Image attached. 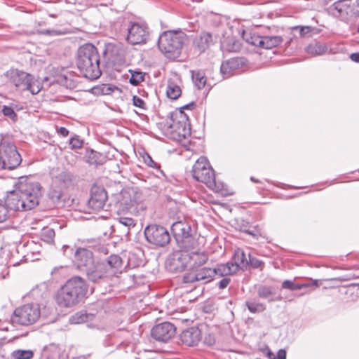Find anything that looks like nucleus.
<instances>
[{"label": "nucleus", "instance_id": "1", "mask_svg": "<svg viewBox=\"0 0 359 359\" xmlns=\"http://www.w3.org/2000/svg\"><path fill=\"white\" fill-rule=\"evenodd\" d=\"M87 291L85 280L79 276H74L57 290L55 302L60 307L71 308L82 301Z\"/></svg>", "mask_w": 359, "mask_h": 359}, {"label": "nucleus", "instance_id": "2", "mask_svg": "<svg viewBox=\"0 0 359 359\" xmlns=\"http://www.w3.org/2000/svg\"><path fill=\"white\" fill-rule=\"evenodd\" d=\"M76 66L80 73L90 80H95L101 76L100 56L94 45L86 43L79 47L77 51Z\"/></svg>", "mask_w": 359, "mask_h": 359}, {"label": "nucleus", "instance_id": "3", "mask_svg": "<svg viewBox=\"0 0 359 359\" xmlns=\"http://www.w3.org/2000/svg\"><path fill=\"white\" fill-rule=\"evenodd\" d=\"M16 188L23 201L22 203L23 211L32 210L39 205V197L41 196V187L38 182L27 177H22Z\"/></svg>", "mask_w": 359, "mask_h": 359}, {"label": "nucleus", "instance_id": "4", "mask_svg": "<svg viewBox=\"0 0 359 359\" xmlns=\"http://www.w3.org/2000/svg\"><path fill=\"white\" fill-rule=\"evenodd\" d=\"M185 40L186 35L182 32H165L159 36L158 46L166 57L175 59L180 55Z\"/></svg>", "mask_w": 359, "mask_h": 359}, {"label": "nucleus", "instance_id": "5", "mask_svg": "<svg viewBox=\"0 0 359 359\" xmlns=\"http://www.w3.org/2000/svg\"><path fill=\"white\" fill-rule=\"evenodd\" d=\"M330 13L346 23H353L359 18V0H339L329 8Z\"/></svg>", "mask_w": 359, "mask_h": 359}, {"label": "nucleus", "instance_id": "6", "mask_svg": "<svg viewBox=\"0 0 359 359\" xmlns=\"http://www.w3.org/2000/svg\"><path fill=\"white\" fill-rule=\"evenodd\" d=\"M192 175L197 181L203 182L215 191L219 190V186L215 181V175L205 157H200L194 163L192 169Z\"/></svg>", "mask_w": 359, "mask_h": 359}, {"label": "nucleus", "instance_id": "7", "mask_svg": "<svg viewBox=\"0 0 359 359\" xmlns=\"http://www.w3.org/2000/svg\"><path fill=\"white\" fill-rule=\"evenodd\" d=\"M22 162L21 155L16 146L7 138L0 141V168L13 170Z\"/></svg>", "mask_w": 359, "mask_h": 359}, {"label": "nucleus", "instance_id": "8", "mask_svg": "<svg viewBox=\"0 0 359 359\" xmlns=\"http://www.w3.org/2000/svg\"><path fill=\"white\" fill-rule=\"evenodd\" d=\"M9 82L20 90H29L32 94L40 91L39 84L32 75L17 69H11L5 74Z\"/></svg>", "mask_w": 359, "mask_h": 359}, {"label": "nucleus", "instance_id": "9", "mask_svg": "<svg viewBox=\"0 0 359 359\" xmlns=\"http://www.w3.org/2000/svg\"><path fill=\"white\" fill-rule=\"evenodd\" d=\"M41 316L40 306L36 304H27L16 308L11 316L13 325L29 326L34 324Z\"/></svg>", "mask_w": 359, "mask_h": 359}, {"label": "nucleus", "instance_id": "10", "mask_svg": "<svg viewBox=\"0 0 359 359\" xmlns=\"http://www.w3.org/2000/svg\"><path fill=\"white\" fill-rule=\"evenodd\" d=\"M166 125L173 134L174 139L182 141L191 135L188 117L182 110L172 114L170 120L167 121Z\"/></svg>", "mask_w": 359, "mask_h": 359}, {"label": "nucleus", "instance_id": "11", "mask_svg": "<svg viewBox=\"0 0 359 359\" xmlns=\"http://www.w3.org/2000/svg\"><path fill=\"white\" fill-rule=\"evenodd\" d=\"M147 241L156 247H165L170 241L168 229L156 224L147 225L144 231Z\"/></svg>", "mask_w": 359, "mask_h": 359}, {"label": "nucleus", "instance_id": "12", "mask_svg": "<svg viewBox=\"0 0 359 359\" xmlns=\"http://www.w3.org/2000/svg\"><path fill=\"white\" fill-rule=\"evenodd\" d=\"M69 250L74 255L73 261L78 269L86 272L95 262L92 251L85 248H78L75 250L68 246H64V253L67 254Z\"/></svg>", "mask_w": 359, "mask_h": 359}, {"label": "nucleus", "instance_id": "13", "mask_svg": "<svg viewBox=\"0 0 359 359\" xmlns=\"http://www.w3.org/2000/svg\"><path fill=\"white\" fill-rule=\"evenodd\" d=\"M214 277L212 268L201 266L186 273L182 278L184 283H194L199 281L210 282Z\"/></svg>", "mask_w": 359, "mask_h": 359}, {"label": "nucleus", "instance_id": "14", "mask_svg": "<svg viewBox=\"0 0 359 359\" xmlns=\"http://www.w3.org/2000/svg\"><path fill=\"white\" fill-rule=\"evenodd\" d=\"M106 190L101 187L93 186L90 191V197L88 201L89 208L94 211L107 210L106 202L107 201Z\"/></svg>", "mask_w": 359, "mask_h": 359}, {"label": "nucleus", "instance_id": "15", "mask_svg": "<svg viewBox=\"0 0 359 359\" xmlns=\"http://www.w3.org/2000/svg\"><path fill=\"white\" fill-rule=\"evenodd\" d=\"M171 231L179 245L182 243H184V245L196 243L194 239L191 236V229L188 224L181 221L176 222L172 224Z\"/></svg>", "mask_w": 359, "mask_h": 359}, {"label": "nucleus", "instance_id": "16", "mask_svg": "<svg viewBox=\"0 0 359 359\" xmlns=\"http://www.w3.org/2000/svg\"><path fill=\"white\" fill-rule=\"evenodd\" d=\"M179 247L180 250L173 252L170 259L171 269L175 271H182L189 266L187 245L182 243Z\"/></svg>", "mask_w": 359, "mask_h": 359}, {"label": "nucleus", "instance_id": "17", "mask_svg": "<svg viewBox=\"0 0 359 359\" xmlns=\"http://www.w3.org/2000/svg\"><path fill=\"white\" fill-rule=\"evenodd\" d=\"M175 327L169 322H163L155 325L151 330V337L156 341L166 342L175 334Z\"/></svg>", "mask_w": 359, "mask_h": 359}, {"label": "nucleus", "instance_id": "18", "mask_svg": "<svg viewBox=\"0 0 359 359\" xmlns=\"http://www.w3.org/2000/svg\"><path fill=\"white\" fill-rule=\"evenodd\" d=\"M195 243L187 245L189 271L203 266L208 260V255L194 246Z\"/></svg>", "mask_w": 359, "mask_h": 359}, {"label": "nucleus", "instance_id": "19", "mask_svg": "<svg viewBox=\"0 0 359 359\" xmlns=\"http://www.w3.org/2000/svg\"><path fill=\"white\" fill-rule=\"evenodd\" d=\"M148 28L147 26L138 23H133L128 28L126 39L131 44L144 43L148 36Z\"/></svg>", "mask_w": 359, "mask_h": 359}, {"label": "nucleus", "instance_id": "20", "mask_svg": "<svg viewBox=\"0 0 359 359\" xmlns=\"http://www.w3.org/2000/svg\"><path fill=\"white\" fill-rule=\"evenodd\" d=\"M85 273L88 279L93 283L110 278L108 274L105 273L104 265L101 262H95Z\"/></svg>", "mask_w": 359, "mask_h": 359}, {"label": "nucleus", "instance_id": "21", "mask_svg": "<svg viewBox=\"0 0 359 359\" xmlns=\"http://www.w3.org/2000/svg\"><path fill=\"white\" fill-rule=\"evenodd\" d=\"M201 330L198 327H192L182 332L180 339L185 345L194 346L201 341Z\"/></svg>", "mask_w": 359, "mask_h": 359}, {"label": "nucleus", "instance_id": "22", "mask_svg": "<svg viewBox=\"0 0 359 359\" xmlns=\"http://www.w3.org/2000/svg\"><path fill=\"white\" fill-rule=\"evenodd\" d=\"M118 212H131L135 209V200L133 199L128 191H123L118 198L116 203Z\"/></svg>", "mask_w": 359, "mask_h": 359}, {"label": "nucleus", "instance_id": "23", "mask_svg": "<svg viewBox=\"0 0 359 359\" xmlns=\"http://www.w3.org/2000/svg\"><path fill=\"white\" fill-rule=\"evenodd\" d=\"M101 262L104 265L105 273L109 278L115 276L122 265V259L117 255H111Z\"/></svg>", "mask_w": 359, "mask_h": 359}, {"label": "nucleus", "instance_id": "24", "mask_svg": "<svg viewBox=\"0 0 359 359\" xmlns=\"http://www.w3.org/2000/svg\"><path fill=\"white\" fill-rule=\"evenodd\" d=\"M22 201L17 188H15V189L10 191L7 194L4 200V203L9 208L10 210L14 213L15 211H23L22 207Z\"/></svg>", "mask_w": 359, "mask_h": 359}, {"label": "nucleus", "instance_id": "25", "mask_svg": "<svg viewBox=\"0 0 359 359\" xmlns=\"http://www.w3.org/2000/svg\"><path fill=\"white\" fill-rule=\"evenodd\" d=\"M211 42L212 35L210 33L203 32L194 38L193 46L196 51L201 54L208 48Z\"/></svg>", "mask_w": 359, "mask_h": 359}, {"label": "nucleus", "instance_id": "26", "mask_svg": "<svg viewBox=\"0 0 359 359\" xmlns=\"http://www.w3.org/2000/svg\"><path fill=\"white\" fill-rule=\"evenodd\" d=\"M249 257H247L245 252L243 250L238 248L235 250L233 261L231 262L233 265L237 266V271L240 269H246L249 266Z\"/></svg>", "mask_w": 359, "mask_h": 359}, {"label": "nucleus", "instance_id": "27", "mask_svg": "<svg viewBox=\"0 0 359 359\" xmlns=\"http://www.w3.org/2000/svg\"><path fill=\"white\" fill-rule=\"evenodd\" d=\"M214 276H227L233 275L237 272V266L229 262L226 264H219L216 268L213 269Z\"/></svg>", "mask_w": 359, "mask_h": 359}, {"label": "nucleus", "instance_id": "28", "mask_svg": "<svg viewBox=\"0 0 359 359\" xmlns=\"http://www.w3.org/2000/svg\"><path fill=\"white\" fill-rule=\"evenodd\" d=\"M86 162L91 165H102L107 159L105 154L97 152L94 150L88 151L86 156Z\"/></svg>", "mask_w": 359, "mask_h": 359}, {"label": "nucleus", "instance_id": "29", "mask_svg": "<svg viewBox=\"0 0 359 359\" xmlns=\"http://www.w3.org/2000/svg\"><path fill=\"white\" fill-rule=\"evenodd\" d=\"M241 36L243 39L245 40L248 43L261 48L262 41V36H259L256 33H252L249 30H243L242 32Z\"/></svg>", "mask_w": 359, "mask_h": 359}, {"label": "nucleus", "instance_id": "30", "mask_svg": "<svg viewBox=\"0 0 359 359\" xmlns=\"http://www.w3.org/2000/svg\"><path fill=\"white\" fill-rule=\"evenodd\" d=\"M283 42V38L280 36H264L261 48L265 49H271L278 46Z\"/></svg>", "mask_w": 359, "mask_h": 359}, {"label": "nucleus", "instance_id": "31", "mask_svg": "<svg viewBox=\"0 0 359 359\" xmlns=\"http://www.w3.org/2000/svg\"><path fill=\"white\" fill-rule=\"evenodd\" d=\"M241 59L231 58L223 62L220 67L221 73L223 75L229 74L232 71L236 69L240 65Z\"/></svg>", "mask_w": 359, "mask_h": 359}, {"label": "nucleus", "instance_id": "32", "mask_svg": "<svg viewBox=\"0 0 359 359\" xmlns=\"http://www.w3.org/2000/svg\"><path fill=\"white\" fill-rule=\"evenodd\" d=\"M73 180V175L68 171H62L55 177V182L58 183L61 187L70 186Z\"/></svg>", "mask_w": 359, "mask_h": 359}, {"label": "nucleus", "instance_id": "33", "mask_svg": "<svg viewBox=\"0 0 359 359\" xmlns=\"http://www.w3.org/2000/svg\"><path fill=\"white\" fill-rule=\"evenodd\" d=\"M58 82L69 89H74L77 86V81L71 73L62 74L58 77Z\"/></svg>", "mask_w": 359, "mask_h": 359}, {"label": "nucleus", "instance_id": "34", "mask_svg": "<svg viewBox=\"0 0 359 359\" xmlns=\"http://www.w3.org/2000/svg\"><path fill=\"white\" fill-rule=\"evenodd\" d=\"M182 90L180 87L169 80L166 89L167 96L172 100H176L180 96Z\"/></svg>", "mask_w": 359, "mask_h": 359}, {"label": "nucleus", "instance_id": "35", "mask_svg": "<svg viewBox=\"0 0 359 359\" xmlns=\"http://www.w3.org/2000/svg\"><path fill=\"white\" fill-rule=\"evenodd\" d=\"M306 50L309 54L319 55L327 51V47L320 43L315 42L309 44Z\"/></svg>", "mask_w": 359, "mask_h": 359}, {"label": "nucleus", "instance_id": "36", "mask_svg": "<svg viewBox=\"0 0 359 359\" xmlns=\"http://www.w3.org/2000/svg\"><path fill=\"white\" fill-rule=\"evenodd\" d=\"M192 80L195 86L198 89H202L206 84V78L205 74L201 71H192L191 72Z\"/></svg>", "mask_w": 359, "mask_h": 359}, {"label": "nucleus", "instance_id": "37", "mask_svg": "<svg viewBox=\"0 0 359 359\" xmlns=\"http://www.w3.org/2000/svg\"><path fill=\"white\" fill-rule=\"evenodd\" d=\"M40 238L45 243H52L55 238L54 229L49 227L43 228L40 233Z\"/></svg>", "mask_w": 359, "mask_h": 359}, {"label": "nucleus", "instance_id": "38", "mask_svg": "<svg viewBox=\"0 0 359 359\" xmlns=\"http://www.w3.org/2000/svg\"><path fill=\"white\" fill-rule=\"evenodd\" d=\"M11 356L14 359H32L34 352L32 350L18 349L12 352Z\"/></svg>", "mask_w": 359, "mask_h": 359}, {"label": "nucleus", "instance_id": "39", "mask_svg": "<svg viewBox=\"0 0 359 359\" xmlns=\"http://www.w3.org/2000/svg\"><path fill=\"white\" fill-rule=\"evenodd\" d=\"M245 305L252 313H261L266 309V306L264 304L255 301H247Z\"/></svg>", "mask_w": 359, "mask_h": 359}, {"label": "nucleus", "instance_id": "40", "mask_svg": "<svg viewBox=\"0 0 359 359\" xmlns=\"http://www.w3.org/2000/svg\"><path fill=\"white\" fill-rule=\"evenodd\" d=\"M48 197L55 205H63V201L62 199V194L60 191L51 190L48 194Z\"/></svg>", "mask_w": 359, "mask_h": 359}, {"label": "nucleus", "instance_id": "41", "mask_svg": "<svg viewBox=\"0 0 359 359\" xmlns=\"http://www.w3.org/2000/svg\"><path fill=\"white\" fill-rule=\"evenodd\" d=\"M13 215V213L4 203H0V223L9 219Z\"/></svg>", "mask_w": 359, "mask_h": 359}, {"label": "nucleus", "instance_id": "42", "mask_svg": "<svg viewBox=\"0 0 359 359\" xmlns=\"http://www.w3.org/2000/svg\"><path fill=\"white\" fill-rule=\"evenodd\" d=\"M131 76L129 79L130 84L137 86L144 81V74L141 72H131Z\"/></svg>", "mask_w": 359, "mask_h": 359}, {"label": "nucleus", "instance_id": "43", "mask_svg": "<svg viewBox=\"0 0 359 359\" xmlns=\"http://www.w3.org/2000/svg\"><path fill=\"white\" fill-rule=\"evenodd\" d=\"M272 294V290L269 287L261 286L258 289V295L260 298L269 299Z\"/></svg>", "mask_w": 359, "mask_h": 359}, {"label": "nucleus", "instance_id": "44", "mask_svg": "<svg viewBox=\"0 0 359 359\" xmlns=\"http://www.w3.org/2000/svg\"><path fill=\"white\" fill-rule=\"evenodd\" d=\"M69 143L72 149H76L82 147L83 141L78 135H74L69 140Z\"/></svg>", "mask_w": 359, "mask_h": 359}, {"label": "nucleus", "instance_id": "45", "mask_svg": "<svg viewBox=\"0 0 359 359\" xmlns=\"http://www.w3.org/2000/svg\"><path fill=\"white\" fill-rule=\"evenodd\" d=\"M118 220L120 224L128 227L129 229L134 227L136 225L135 220L129 217L120 216L118 218Z\"/></svg>", "mask_w": 359, "mask_h": 359}, {"label": "nucleus", "instance_id": "46", "mask_svg": "<svg viewBox=\"0 0 359 359\" xmlns=\"http://www.w3.org/2000/svg\"><path fill=\"white\" fill-rule=\"evenodd\" d=\"M282 287L292 291L302 289V286L298 285V284H295L293 281L290 280H284L282 283Z\"/></svg>", "mask_w": 359, "mask_h": 359}, {"label": "nucleus", "instance_id": "47", "mask_svg": "<svg viewBox=\"0 0 359 359\" xmlns=\"http://www.w3.org/2000/svg\"><path fill=\"white\" fill-rule=\"evenodd\" d=\"M243 232L252 236L254 238H258L259 236L264 237L260 229L257 226H253L248 229H244Z\"/></svg>", "mask_w": 359, "mask_h": 359}, {"label": "nucleus", "instance_id": "48", "mask_svg": "<svg viewBox=\"0 0 359 359\" xmlns=\"http://www.w3.org/2000/svg\"><path fill=\"white\" fill-rule=\"evenodd\" d=\"M248 257H249V260H248L249 265H250L252 268L262 269L264 267V263L262 260H260L256 257H252L250 254L248 255Z\"/></svg>", "mask_w": 359, "mask_h": 359}, {"label": "nucleus", "instance_id": "49", "mask_svg": "<svg viewBox=\"0 0 359 359\" xmlns=\"http://www.w3.org/2000/svg\"><path fill=\"white\" fill-rule=\"evenodd\" d=\"M72 318L74 323H81L88 320V314L83 312L76 313Z\"/></svg>", "mask_w": 359, "mask_h": 359}, {"label": "nucleus", "instance_id": "50", "mask_svg": "<svg viewBox=\"0 0 359 359\" xmlns=\"http://www.w3.org/2000/svg\"><path fill=\"white\" fill-rule=\"evenodd\" d=\"M144 162L149 167L153 168H159V165L152 159L151 156L146 154L143 156Z\"/></svg>", "mask_w": 359, "mask_h": 359}, {"label": "nucleus", "instance_id": "51", "mask_svg": "<svg viewBox=\"0 0 359 359\" xmlns=\"http://www.w3.org/2000/svg\"><path fill=\"white\" fill-rule=\"evenodd\" d=\"M2 112L4 116H8L11 118H13L16 116V114L11 107L4 105L2 109Z\"/></svg>", "mask_w": 359, "mask_h": 359}, {"label": "nucleus", "instance_id": "52", "mask_svg": "<svg viewBox=\"0 0 359 359\" xmlns=\"http://www.w3.org/2000/svg\"><path fill=\"white\" fill-rule=\"evenodd\" d=\"M43 34L50 35V36H58L65 34L64 32L57 29H45L41 32Z\"/></svg>", "mask_w": 359, "mask_h": 359}, {"label": "nucleus", "instance_id": "53", "mask_svg": "<svg viewBox=\"0 0 359 359\" xmlns=\"http://www.w3.org/2000/svg\"><path fill=\"white\" fill-rule=\"evenodd\" d=\"M230 282L231 279L229 278L225 277L218 283V287L219 289H224L228 286Z\"/></svg>", "mask_w": 359, "mask_h": 359}, {"label": "nucleus", "instance_id": "54", "mask_svg": "<svg viewBox=\"0 0 359 359\" xmlns=\"http://www.w3.org/2000/svg\"><path fill=\"white\" fill-rule=\"evenodd\" d=\"M133 104L135 107H140V108H144V102L139 97L137 96H133Z\"/></svg>", "mask_w": 359, "mask_h": 359}, {"label": "nucleus", "instance_id": "55", "mask_svg": "<svg viewBox=\"0 0 359 359\" xmlns=\"http://www.w3.org/2000/svg\"><path fill=\"white\" fill-rule=\"evenodd\" d=\"M298 285L302 286V289L306 288V287H318V281L317 280H313L311 283H304V284H298Z\"/></svg>", "mask_w": 359, "mask_h": 359}, {"label": "nucleus", "instance_id": "56", "mask_svg": "<svg viewBox=\"0 0 359 359\" xmlns=\"http://www.w3.org/2000/svg\"><path fill=\"white\" fill-rule=\"evenodd\" d=\"M116 50L115 46L109 44L107 46L105 50L103 51V54L106 56L108 55L109 53H113Z\"/></svg>", "mask_w": 359, "mask_h": 359}, {"label": "nucleus", "instance_id": "57", "mask_svg": "<svg viewBox=\"0 0 359 359\" xmlns=\"http://www.w3.org/2000/svg\"><path fill=\"white\" fill-rule=\"evenodd\" d=\"M295 29H299V34L302 36H304L306 34L309 33V27H297Z\"/></svg>", "mask_w": 359, "mask_h": 359}, {"label": "nucleus", "instance_id": "58", "mask_svg": "<svg viewBox=\"0 0 359 359\" xmlns=\"http://www.w3.org/2000/svg\"><path fill=\"white\" fill-rule=\"evenodd\" d=\"M276 359H286V351L284 349H280L277 353Z\"/></svg>", "mask_w": 359, "mask_h": 359}, {"label": "nucleus", "instance_id": "59", "mask_svg": "<svg viewBox=\"0 0 359 359\" xmlns=\"http://www.w3.org/2000/svg\"><path fill=\"white\" fill-rule=\"evenodd\" d=\"M57 133L62 137H67L69 135V130L65 127L59 128Z\"/></svg>", "mask_w": 359, "mask_h": 359}, {"label": "nucleus", "instance_id": "60", "mask_svg": "<svg viewBox=\"0 0 359 359\" xmlns=\"http://www.w3.org/2000/svg\"><path fill=\"white\" fill-rule=\"evenodd\" d=\"M350 58L352 61L359 63V53H353L351 54Z\"/></svg>", "mask_w": 359, "mask_h": 359}, {"label": "nucleus", "instance_id": "61", "mask_svg": "<svg viewBox=\"0 0 359 359\" xmlns=\"http://www.w3.org/2000/svg\"><path fill=\"white\" fill-rule=\"evenodd\" d=\"M205 343L208 344V345H212L215 343V339L212 336H209L208 337H205Z\"/></svg>", "mask_w": 359, "mask_h": 359}, {"label": "nucleus", "instance_id": "62", "mask_svg": "<svg viewBox=\"0 0 359 359\" xmlns=\"http://www.w3.org/2000/svg\"><path fill=\"white\" fill-rule=\"evenodd\" d=\"M195 106H196L195 102H190L189 104H187L184 105L182 108V109H193L194 107H195Z\"/></svg>", "mask_w": 359, "mask_h": 359}, {"label": "nucleus", "instance_id": "63", "mask_svg": "<svg viewBox=\"0 0 359 359\" xmlns=\"http://www.w3.org/2000/svg\"><path fill=\"white\" fill-rule=\"evenodd\" d=\"M266 355L269 359H276L274 354L269 348L267 350Z\"/></svg>", "mask_w": 359, "mask_h": 359}, {"label": "nucleus", "instance_id": "64", "mask_svg": "<svg viewBox=\"0 0 359 359\" xmlns=\"http://www.w3.org/2000/svg\"><path fill=\"white\" fill-rule=\"evenodd\" d=\"M98 250H100L102 252H103L104 254H107V250L106 249V248H104V246H102L101 248H100L98 249Z\"/></svg>", "mask_w": 359, "mask_h": 359}]
</instances>
